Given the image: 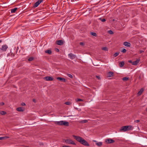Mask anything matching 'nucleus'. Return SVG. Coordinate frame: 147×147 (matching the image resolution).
Instances as JSON below:
<instances>
[{
  "label": "nucleus",
  "instance_id": "nucleus-2",
  "mask_svg": "<svg viewBox=\"0 0 147 147\" xmlns=\"http://www.w3.org/2000/svg\"><path fill=\"white\" fill-rule=\"evenodd\" d=\"M132 129V127L131 126H125L122 127L120 129V131L125 132L128 130H131Z\"/></svg>",
  "mask_w": 147,
  "mask_h": 147
},
{
  "label": "nucleus",
  "instance_id": "nucleus-48",
  "mask_svg": "<svg viewBox=\"0 0 147 147\" xmlns=\"http://www.w3.org/2000/svg\"><path fill=\"white\" fill-rule=\"evenodd\" d=\"M146 111H147V108L146 109Z\"/></svg>",
  "mask_w": 147,
  "mask_h": 147
},
{
  "label": "nucleus",
  "instance_id": "nucleus-10",
  "mask_svg": "<svg viewBox=\"0 0 147 147\" xmlns=\"http://www.w3.org/2000/svg\"><path fill=\"white\" fill-rule=\"evenodd\" d=\"M56 79L60 81L63 82H66V80L63 78L61 77H57Z\"/></svg>",
  "mask_w": 147,
  "mask_h": 147
},
{
  "label": "nucleus",
  "instance_id": "nucleus-4",
  "mask_svg": "<svg viewBox=\"0 0 147 147\" xmlns=\"http://www.w3.org/2000/svg\"><path fill=\"white\" fill-rule=\"evenodd\" d=\"M8 46L5 45H2L1 48H0V51L1 52L5 51L8 48Z\"/></svg>",
  "mask_w": 147,
  "mask_h": 147
},
{
  "label": "nucleus",
  "instance_id": "nucleus-9",
  "mask_svg": "<svg viewBox=\"0 0 147 147\" xmlns=\"http://www.w3.org/2000/svg\"><path fill=\"white\" fill-rule=\"evenodd\" d=\"M105 142L107 143L110 144L114 142L115 141L112 139H107L105 140Z\"/></svg>",
  "mask_w": 147,
  "mask_h": 147
},
{
  "label": "nucleus",
  "instance_id": "nucleus-7",
  "mask_svg": "<svg viewBox=\"0 0 147 147\" xmlns=\"http://www.w3.org/2000/svg\"><path fill=\"white\" fill-rule=\"evenodd\" d=\"M68 57L71 59H75L76 57V55L72 53H70L68 55Z\"/></svg>",
  "mask_w": 147,
  "mask_h": 147
},
{
  "label": "nucleus",
  "instance_id": "nucleus-16",
  "mask_svg": "<svg viewBox=\"0 0 147 147\" xmlns=\"http://www.w3.org/2000/svg\"><path fill=\"white\" fill-rule=\"evenodd\" d=\"M108 75L109 77H111L113 76V73L112 71H110L108 73Z\"/></svg>",
  "mask_w": 147,
  "mask_h": 147
},
{
  "label": "nucleus",
  "instance_id": "nucleus-34",
  "mask_svg": "<svg viewBox=\"0 0 147 147\" xmlns=\"http://www.w3.org/2000/svg\"><path fill=\"white\" fill-rule=\"evenodd\" d=\"M67 75L69 77H70L71 78H73L72 76L70 74H68Z\"/></svg>",
  "mask_w": 147,
  "mask_h": 147
},
{
  "label": "nucleus",
  "instance_id": "nucleus-32",
  "mask_svg": "<svg viewBox=\"0 0 147 147\" xmlns=\"http://www.w3.org/2000/svg\"><path fill=\"white\" fill-rule=\"evenodd\" d=\"M70 102H65V104L67 105H69L70 104Z\"/></svg>",
  "mask_w": 147,
  "mask_h": 147
},
{
  "label": "nucleus",
  "instance_id": "nucleus-21",
  "mask_svg": "<svg viewBox=\"0 0 147 147\" xmlns=\"http://www.w3.org/2000/svg\"><path fill=\"white\" fill-rule=\"evenodd\" d=\"M9 137L7 136H5V137H0V140H3V139H5L7 138H8Z\"/></svg>",
  "mask_w": 147,
  "mask_h": 147
},
{
  "label": "nucleus",
  "instance_id": "nucleus-26",
  "mask_svg": "<svg viewBox=\"0 0 147 147\" xmlns=\"http://www.w3.org/2000/svg\"><path fill=\"white\" fill-rule=\"evenodd\" d=\"M75 100L76 102L82 101H83V100L80 98H77L75 99Z\"/></svg>",
  "mask_w": 147,
  "mask_h": 147
},
{
  "label": "nucleus",
  "instance_id": "nucleus-25",
  "mask_svg": "<svg viewBox=\"0 0 147 147\" xmlns=\"http://www.w3.org/2000/svg\"><path fill=\"white\" fill-rule=\"evenodd\" d=\"M129 79V78L128 77H125L122 78V80L123 81H127Z\"/></svg>",
  "mask_w": 147,
  "mask_h": 147
},
{
  "label": "nucleus",
  "instance_id": "nucleus-3",
  "mask_svg": "<svg viewBox=\"0 0 147 147\" xmlns=\"http://www.w3.org/2000/svg\"><path fill=\"white\" fill-rule=\"evenodd\" d=\"M55 124L61 125H63L66 126L69 125V123L68 122L63 121H55Z\"/></svg>",
  "mask_w": 147,
  "mask_h": 147
},
{
  "label": "nucleus",
  "instance_id": "nucleus-39",
  "mask_svg": "<svg viewBox=\"0 0 147 147\" xmlns=\"http://www.w3.org/2000/svg\"><path fill=\"white\" fill-rule=\"evenodd\" d=\"M34 20H32V23H31L30 24H35V22H34Z\"/></svg>",
  "mask_w": 147,
  "mask_h": 147
},
{
  "label": "nucleus",
  "instance_id": "nucleus-8",
  "mask_svg": "<svg viewBox=\"0 0 147 147\" xmlns=\"http://www.w3.org/2000/svg\"><path fill=\"white\" fill-rule=\"evenodd\" d=\"M44 79L46 81H49L53 80V78L51 76L45 77L44 78Z\"/></svg>",
  "mask_w": 147,
  "mask_h": 147
},
{
  "label": "nucleus",
  "instance_id": "nucleus-43",
  "mask_svg": "<svg viewBox=\"0 0 147 147\" xmlns=\"http://www.w3.org/2000/svg\"><path fill=\"white\" fill-rule=\"evenodd\" d=\"M4 103L3 102L1 103H0V105H4Z\"/></svg>",
  "mask_w": 147,
  "mask_h": 147
},
{
  "label": "nucleus",
  "instance_id": "nucleus-45",
  "mask_svg": "<svg viewBox=\"0 0 147 147\" xmlns=\"http://www.w3.org/2000/svg\"><path fill=\"white\" fill-rule=\"evenodd\" d=\"M143 51H140V53H141Z\"/></svg>",
  "mask_w": 147,
  "mask_h": 147
},
{
  "label": "nucleus",
  "instance_id": "nucleus-30",
  "mask_svg": "<svg viewBox=\"0 0 147 147\" xmlns=\"http://www.w3.org/2000/svg\"><path fill=\"white\" fill-rule=\"evenodd\" d=\"M34 59V58L33 57H30L28 59V60L29 61H31Z\"/></svg>",
  "mask_w": 147,
  "mask_h": 147
},
{
  "label": "nucleus",
  "instance_id": "nucleus-44",
  "mask_svg": "<svg viewBox=\"0 0 147 147\" xmlns=\"http://www.w3.org/2000/svg\"><path fill=\"white\" fill-rule=\"evenodd\" d=\"M56 50H57V51H59V49H57Z\"/></svg>",
  "mask_w": 147,
  "mask_h": 147
},
{
  "label": "nucleus",
  "instance_id": "nucleus-35",
  "mask_svg": "<svg viewBox=\"0 0 147 147\" xmlns=\"http://www.w3.org/2000/svg\"><path fill=\"white\" fill-rule=\"evenodd\" d=\"M102 22H104L106 21L105 19H99Z\"/></svg>",
  "mask_w": 147,
  "mask_h": 147
},
{
  "label": "nucleus",
  "instance_id": "nucleus-38",
  "mask_svg": "<svg viewBox=\"0 0 147 147\" xmlns=\"http://www.w3.org/2000/svg\"><path fill=\"white\" fill-rule=\"evenodd\" d=\"M140 121L139 120H135V122H136V123H138V122H139Z\"/></svg>",
  "mask_w": 147,
  "mask_h": 147
},
{
  "label": "nucleus",
  "instance_id": "nucleus-31",
  "mask_svg": "<svg viewBox=\"0 0 147 147\" xmlns=\"http://www.w3.org/2000/svg\"><path fill=\"white\" fill-rule=\"evenodd\" d=\"M119 53L117 52L114 54L113 56L115 57L119 55Z\"/></svg>",
  "mask_w": 147,
  "mask_h": 147
},
{
  "label": "nucleus",
  "instance_id": "nucleus-41",
  "mask_svg": "<svg viewBox=\"0 0 147 147\" xmlns=\"http://www.w3.org/2000/svg\"><path fill=\"white\" fill-rule=\"evenodd\" d=\"M96 77L99 80L100 79V77L99 76H96Z\"/></svg>",
  "mask_w": 147,
  "mask_h": 147
},
{
  "label": "nucleus",
  "instance_id": "nucleus-42",
  "mask_svg": "<svg viewBox=\"0 0 147 147\" xmlns=\"http://www.w3.org/2000/svg\"><path fill=\"white\" fill-rule=\"evenodd\" d=\"M32 100H33V102H36V101L35 99H33Z\"/></svg>",
  "mask_w": 147,
  "mask_h": 147
},
{
  "label": "nucleus",
  "instance_id": "nucleus-1",
  "mask_svg": "<svg viewBox=\"0 0 147 147\" xmlns=\"http://www.w3.org/2000/svg\"><path fill=\"white\" fill-rule=\"evenodd\" d=\"M73 136L74 138L77 141L79 142L80 144L85 146H89V144L82 137L75 135H73Z\"/></svg>",
  "mask_w": 147,
  "mask_h": 147
},
{
  "label": "nucleus",
  "instance_id": "nucleus-24",
  "mask_svg": "<svg viewBox=\"0 0 147 147\" xmlns=\"http://www.w3.org/2000/svg\"><path fill=\"white\" fill-rule=\"evenodd\" d=\"M88 121L86 120H84L80 122V123H84L87 122Z\"/></svg>",
  "mask_w": 147,
  "mask_h": 147
},
{
  "label": "nucleus",
  "instance_id": "nucleus-17",
  "mask_svg": "<svg viewBox=\"0 0 147 147\" xmlns=\"http://www.w3.org/2000/svg\"><path fill=\"white\" fill-rule=\"evenodd\" d=\"M16 110L19 111H23L24 110L22 107H18L17 108Z\"/></svg>",
  "mask_w": 147,
  "mask_h": 147
},
{
  "label": "nucleus",
  "instance_id": "nucleus-12",
  "mask_svg": "<svg viewBox=\"0 0 147 147\" xmlns=\"http://www.w3.org/2000/svg\"><path fill=\"white\" fill-rule=\"evenodd\" d=\"M57 44L59 45H62L63 43V41L62 40H58L56 41Z\"/></svg>",
  "mask_w": 147,
  "mask_h": 147
},
{
  "label": "nucleus",
  "instance_id": "nucleus-6",
  "mask_svg": "<svg viewBox=\"0 0 147 147\" xmlns=\"http://www.w3.org/2000/svg\"><path fill=\"white\" fill-rule=\"evenodd\" d=\"M43 0H38V1L34 4L33 5L34 7H37Z\"/></svg>",
  "mask_w": 147,
  "mask_h": 147
},
{
  "label": "nucleus",
  "instance_id": "nucleus-28",
  "mask_svg": "<svg viewBox=\"0 0 147 147\" xmlns=\"http://www.w3.org/2000/svg\"><path fill=\"white\" fill-rule=\"evenodd\" d=\"M107 33L111 34H113V32L112 30H109L107 31Z\"/></svg>",
  "mask_w": 147,
  "mask_h": 147
},
{
  "label": "nucleus",
  "instance_id": "nucleus-46",
  "mask_svg": "<svg viewBox=\"0 0 147 147\" xmlns=\"http://www.w3.org/2000/svg\"><path fill=\"white\" fill-rule=\"evenodd\" d=\"M29 20V22H30L32 21L31 20Z\"/></svg>",
  "mask_w": 147,
  "mask_h": 147
},
{
  "label": "nucleus",
  "instance_id": "nucleus-47",
  "mask_svg": "<svg viewBox=\"0 0 147 147\" xmlns=\"http://www.w3.org/2000/svg\"><path fill=\"white\" fill-rule=\"evenodd\" d=\"M114 20H115L114 19H113V20H112V21H113H113H114Z\"/></svg>",
  "mask_w": 147,
  "mask_h": 147
},
{
  "label": "nucleus",
  "instance_id": "nucleus-19",
  "mask_svg": "<svg viewBox=\"0 0 147 147\" xmlns=\"http://www.w3.org/2000/svg\"><path fill=\"white\" fill-rule=\"evenodd\" d=\"M124 65V63L123 61L120 62L119 63V65L120 67H122Z\"/></svg>",
  "mask_w": 147,
  "mask_h": 147
},
{
  "label": "nucleus",
  "instance_id": "nucleus-23",
  "mask_svg": "<svg viewBox=\"0 0 147 147\" xmlns=\"http://www.w3.org/2000/svg\"><path fill=\"white\" fill-rule=\"evenodd\" d=\"M8 56H11V57H13L14 56V54L13 53H10V54H8L7 55Z\"/></svg>",
  "mask_w": 147,
  "mask_h": 147
},
{
  "label": "nucleus",
  "instance_id": "nucleus-33",
  "mask_svg": "<svg viewBox=\"0 0 147 147\" xmlns=\"http://www.w3.org/2000/svg\"><path fill=\"white\" fill-rule=\"evenodd\" d=\"M126 50L125 49H123L122 50H121V52H122L124 53L126 52Z\"/></svg>",
  "mask_w": 147,
  "mask_h": 147
},
{
  "label": "nucleus",
  "instance_id": "nucleus-11",
  "mask_svg": "<svg viewBox=\"0 0 147 147\" xmlns=\"http://www.w3.org/2000/svg\"><path fill=\"white\" fill-rule=\"evenodd\" d=\"M123 45L125 46L128 47H130L131 46V44L129 42H123Z\"/></svg>",
  "mask_w": 147,
  "mask_h": 147
},
{
  "label": "nucleus",
  "instance_id": "nucleus-20",
  "mask_svg": "<svg viewBox=\"0 0 147 147\" xmlns=\"http://www.w3.org/2000/svg\"><path fill=\"white\" fill-rule=\"evenodd\" d=\"M45 52L49 54H51V50H46L45 51Z\"/></svg>",
  "mask_w": 147,
  "mask_h": 147
},
{
  "label": "nucleus",
  "instance_id": "nucleus-14",
  "mask_svg": "<svg viewBox=\"0 0 147 147\" xmlns=\"http://www.w3.org/2000/svg\"><path fill=\"white\" fill-rule=\"evenodd\" d=\"M18 9V8H17L16 7V8H14L13 9H11V13H15L16 12V11Z\"/></svg>",
  "mask_w": 147,
  "mask_h": 147
},
{
  "label": "nucleus",
  "instance_id": "nucleus-27",
  "mask_svg": "<svg viewBox=\"0 0 147 147\" xmlns=\"http://www.w3.org/2000/svg\"><path fill=\"white\" fill-rule=\"evenodd\" d=\"M0 113L1 115H4L6 114V112L4 111H1L0 112Z\"/></svg>",
  "mask_w": 147,
  "mask_h": 147
},
{
  "label": "nucleus",
  "instance_id": "nucleus-36",
  "mask_svg": "<svg viewBox=\"0 0 147 147\" xmlns=\"http://www.w3.org/2000/svg\"><path fill=\"white\" fill-rule=\"evenodd\" d=\"M128 62L129 63H131V64H132V62H133V61L131 60H129L128 61Z\"/></svg>",
  "mask_w": 147,
  "mask_h": 147
},
{
  "label": "nucleus",
  "instance_id": "nucleus-37",
  "mask_svg": "<svg viewBox=\"0 0 147 147\" xmlns=\"http://www.w3.org/2000/svg\"><path fill=\"white\" fill-rule=\"evenodd\" d=\"M21 105L22 106H25V104L24 102H22L21 104Z\"/></svg>",
  "mask_w": 147,
  "mask_h": 147
},
{
  "label": "nucleus",
  "instance_id": "nucleus-13",
  "mask_svg": "<svg viewBox=\"0 0 147 147\" xmlns=\"http://www.w3.org/2000/svg\"><path fill=\"white\" fill-rule=\"evenodd\" d=\"M139 60L137 59L136 61L133 62L132 65H136L139 63Z\"/></svg>",
  "mask_w": 147,
  "mask_h": 147
},
{
  "label": "nucleus",
  "instance_id": "nucleus-22",
  "mask_svg": "<svg viewBox=\"0 0 147 147\" xmlns=\"http://www.w3.org/2000/svg\"><path fill=\"white\" fill-rule=\"evenodd\" d=\"M143 88H142L140 89V91L138 92V95H140L142 93L143 91Z\"/></svg>",
  "mask_w": 147,
  "mask_h": 147
},
{
  "label": "nucleus",
  "instance_id": "nucleus-40",
  "mask_svg": "<svg viewBox=\"0 0 147 147\" xmlns=\"http://www.w3.org/2000/svg\"><path fill=\"white\" fill-rule=\"evenodd\" d=\"M80 45H84V44L82 42H81L80 43Z\"/></svg>",
  "mask_w": 147,
  "mask_h": 147
},
{
  "label": "nucleus",
  "instance_id": "nucleus-29",
  "mask_svg": "<svg viewBox=\"0 0 147 147\" xmlns=\"http://www.w3.org/2000/svg\"><path fill=\"white\" fill-rule=\"evenodd\" d=\"M102 49L105 51H107L108 50L107 48L106 47H102Z\"/></svg>",
  "mask_w": 147,
  "mask_h": 147
},
{
  "label": "nucleus",
  "instance_id": "nucleus-15",
  "mask_svg": "<svg viewBox=\"0 0 147 147\" xmlns=\"http://www.w3.org/2000/svg\"><path fill=\"white\" fill-rule=\"evenodd\" d=\"M94 141L96 142V144L97 146H100L102 145V144L101 142H98L96 140H94Z\"/></svg>",
  "mask_w": 147,
  "mask_h": 147
},
{
  "label": "nucleus",
  "instance_id": "nucleus-5",
  "mask_svg": "<svg viewBox=\"0 0 147 147\" xmlns=\"http://www.w3.org/2000/svg\"><path fill=\"white\" fill-rule=\"evenodd\" d=\"M65 142L68 144H71L74 145H76V144L74 143L73 141L70 139L66 140H65Z\"/></svg>",
  "mask_w": 147,
  "mask_h": 147
},
{
  "label": "nucleus",
  "instance_id": "nucleus-18",
  "mask_svg": "<svg viewBox=\"0 0 147 147\" xmlns=\"http://www.w3.org/2000/svg\"><path fill=\"white\" fill-rule=\"evenodd\" d=\"M90 34L93 36H94L96 37L97 36L95 32H90Z\"/></svg>",
  "mask_w": 147,
  "mask_h": 147
}]
</instances>
